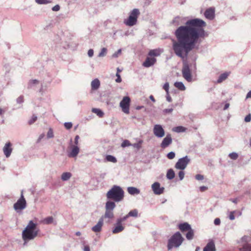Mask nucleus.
I'll list each match as a JSON object with an SVG mask.
<instances>
[{
  "mask_svg": "<svg viewBox=\"0 0 251 251\" xmlns=\"http://www.w3.org/2000/svg\"><path fill=\"white\" fill-rule=\"evenodd\" d=\"M206 25L203 20L194 18L188 20L185 25L179 26L175 32L177 41L173 44L175 54L183 60L186 59L199 40L207 35L204 29Z\"/></svg>",
  "mask_w": 251,
  "mask_h": 251,
  "instance_id": "nucleus-1",
  "label": "nucleus"
},
{
  "mask_svg": "<svg viewBox=\"0 0 251 251\" xmlns=\"http://www.w3.org/2000/svg\"><path fill=\"white\" fill-rule=\"evenodd\" d=\"M39 230L37 229V224L30 221L22 232V238L25 241L34 239L38 235Z\"/></svg>",
  "mask_w": 251,
  "mask_h": 251,
  "instance_id": "nucleus-2",
  "label": "nucleus"
},
{
  "mask_svg": "<svg viewBox=\"0 0 251 251\" xmlns=\"http://www.w3.org/2000/svg\"><path fill=\"white\" fill-rule=\"evenodd\" d=\"M106 197L115 202H119L124 199V191L121 187L114 185L106 193Z\"/></svg>",
  "mask_w": 251,
  "mask_h": 251,
  "instance_id": "nucleus-3",
  "label": "nucleus"
},
{
  "mask_svg": "<svg viewBox=\"0 0 251 251\" xmlns=\"http://www.w3.org/2000/svg\"><path fill=\"white\" fill-rule=\"evenodd\" d=\"M183 240L181 234L179 232H176L168 241V250H171L173 247H178L181 244Z\"/></svg>",
  "mask_w": 251,
  "mask_h": 251,
  "instance_id": "nucleus-4",
  "label": "nucleus"
},
{
  "mask_svg": "<svg viewBox=\"0 0 251 251\" xmlns=\"http://www.w3.org/2000/svg\"><path fill=\"white\" fill-rule=\"evenodd\" d=\"M140 12L138 9H134L130 13L129 17L125 20L124 23L128 26H132L135 25L137 21V18Z\"/></svg>",
  "mask_w": 251,
  "mask_h": 251,
  "instance_id": "nucleus-5",
  "label": "nucleus"
},
{
  "mask_svg": "<svg viewBox=\"0 0 251 251\" xmlns=\"http://www.w3.org/2000/svg\"><path fill=\"white\" fill-rule=\"evenodd\" d=\"M116 207L114 201H108L105 204V212L103 216L104 218L112 219L114 218L113 210Z\"/></svg>",
  "mask_w": 251,
  "mask_h": 251,
  "instance_id": "nucleus-6",
  "label": "nucleus"
},
{
  "mask_svg": "<svg viewBox=\"0 0 251 251\" xmlns=\"http://www.w3.org/2000/svg\"><path fill=\"white\" fill-rule=\"evenodd\" d=\"M26 202L22 191L20 198L14 204V208L17 212L20 211L26 207Z\"/></svg>",
  "mask_w": 251,
  "mask_h": 251,
  "instance_id": "nucleus-7",
  "label": "nucleus"
},
{
  "mask_svg": "<svg viewBox=\"0 0 251 251\" xmlns=\"http://www.w3.org/2000/svg\"><path fill=\"white\" fill-rule=\"evenodd\" d=\"M183 77L188 82L192 81V75L189 66L186 61H183L182 69Z\"/></svg>",
  "mask_w": 251,
  "mask_h": 251,
  "instance_id": "nucleus-8",
  "label": "nucleus"
},
{
  "mask_svg": "<svg viewBox=\"0 0 251 251\" xmlns=\"http://www.w3.org/2000/svg\"><path fill=\"white\" fill-rule=\"evenodd\" d=\"M130 99L129 97H124L120 103V106L122 109V111L126 114L129 113V106Z\"/></svg>",
  "mask_w": 251,
  "mask_h": 251,
  "instance_id": "nucleus-9",
  "label": "nucleus"
},
{
  "mask_svg": "<svg viewBox=\"0 0 251 251\" xmlns=\"http://www.w3.org/2000/svg\"><path fill=\"white\" fill-rule=\"evenodd\" d=\"M154 135L158 138H162L165 135V130L160 125H155L153 128Z\"/></svg>",
  "mask_w": 251,
  "mask_h": 251,
  "instance_id": "nucleus-10",
  "label": "nucleus"
},
{
  "mask_svg": "<svg viewBox=\"0 0 251 251\" xmlns=\"http://www.w3.org/2000/svg\"><path fill=\"white\" fill-rule=\"evenodd\" d=\"M188 162L189 160L187 158H180L176 163L175 167L176 169L183 170L186 168Z\"/></svg>",
  "mask_w": 251,
  "mask_h": 251,
  "instance_id": "nucleus-11",
  "label": "nucleus"
},
{
  "mask_svg": "<svg viewBox=\"0 0 251 251\" xmlns=\"http://www.w3.org/2000/svg\"><path fill=\"white\" fill-rule=\"evenodd\" d=\"M152 189L156 195H160L164 192V188L161 187L159 183L156 182L152 185Z\"/></svg>",
  "mask_w": 251,
  "mask_h": 251,
  "instance_id": "nucleus-12",
  "label": "nucleus"
},
{
  "mask_svg": "<svg viewBox=\"0 0 251 251\" xmlns=\"http://www.w3.org/2000/svg\"><path fill=\"white\" fill-rule=\"evenodd\" d=\"M156 62V59L154 57L148 56L145 61L143 63V66L146 68H149L153 66Z\"/></svg>",
  "mask_w": 251,
  "mask_h": 251,
  "instance_id": "nucleus-13",
  "label": "nucleus"
},
{
  "mask_svg": "<svg viewBox=\"0 0 251 251\" xmlns=\"http://www.w3.org/2000/svg\"><path fill=\"white\" fill-rule=\"evenodd\" d=\"M172 142V138L171 134H168L163 139L162 143H161V147L162 148H166L168 147Z\"/></svg>",
  "mask_w": 251,
  "mask_h": 251,
  "instance_id": "nucleus-14",
  "label": "nucleus"
},
{
  "mask_svg": "<svg viewBox=\"0 0 251 251\" xmlns=\"http://www.w3.org/2000/svg\"><path fill=\"white\" fill-rule=\"evenodd\" d=\"M204 16L209 20H212L215 16V9L210 7L206 9L204 12Z\"/></svg>",
  "mask_w": 251,
  "mask_h": 251,
  "instance_id": "nucleus-15",
  "label": "nucleus"
},
{
  "mask_svg": "<svg viewBox=\"0 0 251 251\" xmlns=\"http://www.w3.org/2000/svg\"><path fill=\"white\" fill-rule=\"evenodd\" d=\"M103 217H101L97 224L92 227V230L95 232H100L101 229V227L103 225Z\"/></svg>",
  "mask_w": 251,
  "mask_h": 251,
  "instance_id": "nucleus-16",
  "label": "nucleus"
},
{
  "mask_svg": "<svg viewBox=\"0 0 251 251\" xmlns=\"http://www.w3.org/2000/svg\"><path fill=\"white\" fill-rule=\"evenodd\" d=\"M11 144L10 142L7 143L3 148V152L6 157H9L12 152Z\"/></svg>",
  "mask_w": 251,
  "mask_h": 251,
  "instance_id": "nucleus-17",
  "label": "nucleus"
},
{
  "mask_svg": "<svg viewBox=\"0 0 251 251\" xmlns=\"http://www.w3.org/2000/svg\"><path fill=\"white\" fill-rule=\"evenodd\" d=\"M203 251H216L215 244L213 241H211L207 243L204 248Z\"/></svg>",
  "mask_w": 251,
  "mask_h": 251,
  "instance_id": "nucleus-18",
  "label": "nucleus"
},
{
  "mask_svg": "<svg viewBox=\"0 0 251 251\" xmlns=\"http://www.w3.org/2000/svg\"><path fill=\"white\" fill-rule=\"evenodd\" d=\"M178 228L182 232H184L190 229L191 227L190 225L187 223H184L183 224H179L178 225Z\"/></svg>",
  "mask_w": 251,
  "mask_h": 251,
  "instance_id": "nucleus-19",
  "label": "nucleus"
},
{
  "mask_svg": "<svg viewBox=\"0 0 251 251\" xmlns=\"http://www.w3.org/2000/svg\"><path fill=\"white\" fill-rule=\"evenodd\" d=\"M39 84V81L37 79L30 80L27 84V89H33L34 87Z\"/></svg>",
  "mask_w": 251,
  "mask_h": 251,
  "instance_id": "nucleus-20",
  "label": "nucleus"
},
{
  "mask_svg": "<svg viewBox=\"0 0 251 251\" xmlns=\"http://www.w3.org/2000/svg\"><path fill=\"white\" fill-rule=\"evenodd\" d=\"M100 86V81L98 78L94 79L91 82V88L93 90H96L99 89Z\"/></svg>",
  "mask_w": 251,
  "mask_h": 251,
  "instance_id": "nucleus-21",
  "label": "nucleus"
},
{
  "mask_svg": "<svg viewBox=\"0 0 251 251\" xmlns=\"http://www.w3.org/2000/svg\"><path fill=\"white\" fill-rule=\"evenodd\" d=\"M229 75V73L225 72L224 73L222 74L219 76L218 79L217 80V83H220L222 82L223 81L225 80L228 77Z\"/></svg>",
  "mask_w": 251,
  "mask_h": 251,
  "instance_id": "nucleus-22",
  "label": "nucleus"
},
{
  "mask_svg": "<svg viewBox=\"0 0 251 251\" xmlns=\"http://www.w3.org/2000/svg\"><path fill=\"white\" fill-rule=\"evenodd\" d=\"M124 229V227L122 225V224H119L117 221L116 226L112 232L113 233H118L122 231Z\"/></svg>",
  "mask_w": 251,
  "mask_h": 251,
  "instance_id": "nucleus-23",
  "label": "nucleus"
},
{
  "mask_svg": "<svg viewBox=\"0 0 251 251\" xmlns=\"http://www.w3.org/2000/svg\"><path fill=\"white\" fill-rule=\"evenodd\" d=\"M127 192L132 195H137L140 193V190L137 188L133 187H129L127 188Z\"/></svg>",
  "mask_w": 251,
  "mask_h": 251,
  "instance_id": "nucleus-24",
  "label": "nucleus"
},
{
  "mask_svg": "<svg viewBox=\"0 0 251 251\" xmlns=\"http://www.w3.org/2000/svg\"><path fill=\"white\" fill-rule=\"evenodd\" d=\"M240 251H251V244L245 243L242 245V247L239 248Z\"/></svg>",
  "mask_w": 251,
  "mask_h": 251,
  "instance_id": "nucleus-25",
  "label": "nucleus"
},
{
  "mask_svg": "<svg viewBox=\"0 0 251 251\" xmlns=\"http://www.w3.org/2000/svg\"><path fill=\"white\" fill-rule=\"evenodd\" d=\"M161 51L159 49L151 50L148 53V55L150 56H158L160 55Z\"/></svg>",
  "mask_w": 251,
  "mask_h": 251,
  "instance_id": "nucleus-26",
  "label": "nucleus"
},
{
  "mask_svg": "<svg viewBox=\"0 0 251 251\" xmlns=\"http://www.w3.org/2000/svg\"><path fill=\"white\" fill-rule=\"evenodd\" d=\"M79 151V149L77 146H73L70 152V155L72 157H75L78 154Z\"/></svg>",
  "mask_w": 251,
  "mask_h": 251,
  "instance_id": "nucleus-27",
  "label": "nucleus"
},
{
  "mask_svg": "<svg viewBox=\"0 0 251 251\" xmlns=\"http://www.w3.org/2000/svg\"><path fill=\"white\" fill-rule=\"evenodd\" d=\"M174 86L181 91H184L186 89L185 86L182 82H176Z\"/></svg>",
  "mask_w": 251,
  "mask_h": 251,
  "instance_id": "nucleus-28",
  "label": "nucleus"
},
{
  "mask_svg": "<svg viewBox=\"0 0 251 251\" xmlns=\"http://www.w3.org/2000/svg\"><path fill=\"white\" fill-rule=\"evenodd\" d=\"M92 111L96 114L99 117H102L104 115L103 112L99 108H93L92 109Z\"/></svg>",
  "mask_w": 251,
  "mask_h": 251,
  "instance_id": "nucleus-29",
  "label": "nucleus"
},
{
  "mask_svg": "<svg viewBox=\"0 0 251 251\" xmlns=\"http://www.w3.org/2000/svg\"><path fill=\"white\" fill-rule=\"evenodd\" d=\"M186 235V237L188 240H191L193 238L194 235V230L191 228L189 229Z\"/></svg>",
  "mask_w": 251,
  "mask_h": 251,
  "instance_id": "nucleus-30",
  "label": "nucleus"
},
{
  "mask_svg": "<svg viewBox=\"0 0 251 251\" xmlns=\"http://www.w3.org/2000/svg\"><path fill=\"white\" fill-rule=\"evenodd\" d=\"M72 174L69 172L63 173L61 176V179L63 181H66L70 179L71 177Z\"/></svg>",
  "mask_w": 251,
  "mask_h": 251,
  "instance_id": "nucleus-31",
  "label": "nucleus"
},
{
  "mask_svg": "<svg viewBox=\"0 0 251 251\" xmlns=\"http://www.w3.org/2000/svg\"><path fill=\"white\" fill-rule=\"evenodd\" d=\"M173 130L175 132L179 133V132H184L186 130V128L182 126H178L175 127Z\"/></svg>",
  "mask_w": 251,
  "mask_h": 251,
  "instance_id": "nucleus-32",
  "label": "nucleus"
},
{
  "mask_svg": "<svg viewBox=\"0 0 251 251\" xmlns=\"http://www.w3.org/2000/svg\"><path fill=\"white\" fill-rule=\"evenodd\" d=\"M143 143V141L142 140H140L138 141L137 143L132 144L131 146L133 148L136 149L137 150H139L141 148V145Z\"/></svg>",
  "mask_w": 251,
  "mask_h": 251,
  "instance_id": "nucleus-33",
  "label": "nucleus"
},
{
  "mask_svg": "<svg viewBox=\"0 0 251 251\" xmlns=\"http://www.w3.org/2000/svg\"><path fill=\"white\" fill-rule=\"evenodd\" d=\"M167 177L169 179H172L175 177V173L172 169H169L167 173Z\"/></svg>",
  "mask_w": 251,
  "mask_h": 251,
  "instance_id": "nucleus-34",
  "label": "nucleus"
},
{
  "mask_svg": "<svg viewBox=\"0 0 251 251\" xmlns=\"http://www.w3.org/2000/svg\"><path fill=\"white\" fill-rule=\"evenodd\" d=\"M53 219L52 217L50 216V217L45 218L42 221V223L48 225V224H51L53 222Z\"/></svg>",
  "mask_w": 251,
  "mask_h": 251,
  "instance_id": "nucleus-35",
  "label": "nucleus"
},
{
  "mask_svg": "<svg viewBox=\"0 0 251 251\" xmlns=\"http://www.w3.org/2000/svg\"><path fill=\"white\" fill-rule=\"evenodd\" d=\"M138 212L137 209L131 210L128 214L129 217H137L138 216Z\"/></svg>",
  "mask_w": 251,
  "mask_h": 251,
  "instance_id": "nucleus-36",
  "label": "nucleus"
},
{
  "mask_svg": "<svg viewBox=\"0 0 251 251\" xmlns=\"http://www.w3.org/2000/svg\"><path fill=\"white\" fill-rule=\"evenodd\" d=\"M130 146H131V144L130 143V142L128 140H124L121 144V147L122 148H126V147H129Z\"/></svg>",
  "mask_w": 251,
  "mask_h": 251,
  "instance_id": "nucleus-37",
  "label": "nucleus"
},
{
  "mask_svg": "<svg viewBox=\"0 0 251 251\" xmlns=\"http://www.w3.org/2000/svg\"><path fill=\"white\" fill-rule=\"evenodd\" d=\"M35 2L39 4H47L50 2L48 0H35Z\"/></svg>",
  "mask_w": 251,
  "mask_h": 251,
  "instance_id": "nucleus-38",
  "label": "nucleus"
},
{
  "mask_svg": "<svg viewBox=\"0 0 251 251\" xmlns=\"http://www.w3.org/2000/svg\"><path fill=\"white\" fill-rule=\"evenodd\" d=\"M106 52L107 49L105 48H103L99 53L98 56L100 57L104 56L106 55Z\"/></svg>",
  "mask_w": 251,
  "mask_h": 251,
  "instance_id": "nucleus-39",
  "label": "nucleus"
},
{
  "mask_svg": "<svg viewBox=\"0 0 251 251\" xmlns=\"http://www.w3.org/2000/svg\"><path fill=\"white\" fill-rule=\"evenodd\" d=\"M163 89L166 91V93H169V83L166 82L163 86Z\"/></svg>",
  "mask_w": 251,
  "mask_h": 251,
  "instance_id": "nucleus-40",
  "label": "nucleus"
},
{
  "mask_svg": "<svg viewBox=\"0 0 251 251\" xmlns=\"http://www.w3.org/2000/svg\"><path fill=\"white\" fill-rule=\"evenodd\" d=\"M37 119V117L36 116L33 115L31 119L30 120H29L28 121V124L29 125H32V124H33Z\"/></svg>",
  "mask_w": 251,
  "mask_h": 251,
  "instance_id": "nucleus-41",
  "label": "nucleus"
},
{
  "mask_svg": "<svg viewBox=\"0 0 251 251\" xmlns=\"http://www.w3.org/2000/svg\"><path fill=\"white\" fill-rule=\"evenodd\" d=\"M104 161L105 162H112L113 163H115L117 162V160H116V158H105Z\"/></svg>",
  "mask_w": 251,
  "mask_h": 251,
  "instance_id": "nucleus-42",
  "label": "nucleus"
},
{
  "mask_svg": "<svg viewBox=\"0 0 251 251\" xmlns=\"http://www.w3.org/2000/svg\"><path fill=\"white\" fill-rule=\"evenodd\" d=\"M47 136L48 138H51L53 137L54 135H53V132L52 129H51V128L49 129V130L47 133Z\"/></svg>",
  "mask_w": 251,
  "mask_h": 251,
  "instance_id": "nucleus-43",
  "label": "nucleus"
},
{
  "mask_svg": "<svg viewBox=\"0 0 251 251\" xmlns=\"http://www.w3.org/2000/svg\"><path fill=\"white\" fill-rule=\"evenodd\" d=\"M73 125L71 122H66L64 123V126L67 129H70L72 127Z\"/></svg>",
  "mask_w": 251,
  "mask_h": 251,
  "instance_id": "nucleus-44",
  "label": "nucleus"
},
{
  "mask_svg": "<svg viewBox=\"0 0 251 251\" xmlns=\"http://www.w3.org/2000/svg\"><path fill=\"white\" fill-rule=\"evenodd\" d=\"M129 216H128V214H127L125 216H124V217L123 218H120V219H118L117 220V221L118 222L119 224H122V223L125 221H126V219L127 218H128Z\"/></svg>",
  "mask_w": 251,
  "mask_h": 251,
  "instance_id": "nucleus-45",
  "label": "nucleus"
},
{
  "mask_svg": "<svg viewBox=\"0 0 251 251\" xmlns=\"http://www.w3.org/2000/svg\"><path fill=\"white\" fill-rule=\"evenodd\" d=\"M174 109L172 108H166L163 110V113L164 114H168V113H171Z\"/></svg>",
  "mask_w": 251,
  "mask_h": 251,
  "instance_id": "nucleus-46",
  "label": "nucleus"
},
{
  "mask_svg": "<svg viewBox=\"0 0 251 251\" xmlns=\"http://www.w3.org/2000/svg\"><path fill=\"white\" fill-rule=\"evenodd\" d=\"M16 101L18 103H23L24 102V97L23 96H21L19 97L17 99Z\"/></svg>",
  "mask_w": 251,
  "mask_h": 251,
  "instance_id": "nucleus-47",
  "label": "nucleus"
},
{
  "mask_svg": "<svg viewBox=\"0 0 251 251\" xmlns=\"http://www.w3.org/2000/svg\"><path fill=\"white\" fill-rule=\"evenodd\" d=\"M244 121L247 123L250 122L251 121V114H249L248 115H247L245 117Z\"/></svg>",
  "mask_w": 251,
  "mask_h": 251,
  "instance_id": "nucleus-48",
  "label": "nucleus"
},
{
  "mask_svg": "<svg viewBox=\"0 0 251 251\" xmlns=\"http://www.w3.org/2000/svg\"><path fill=\"white\" fill-rule=\"evenodd\" d=\"M116 76H117V78L115 81L117 83H120L122 81V78L119 74L116 73Z\"/></svg>",
  "mask_w": 251,
  "mask_h": 251,
  "instance_id": "nucleus-49",
  "label": "nucleus"
},
{
  "mask_svg": "<svg viewBox=\"0 0 251 251\" xmlns=\"http://www.w3.org/2000/svg\"><path fill=\"white\" fill-rule=\"evenodd\" d=\"M234 213H235V211H231L230 212L229 215V218L230 220H234V219H235Z\"/></svg>",
  "mask_w": 251,
  "mask_h": 251,
  "instance_id": "nucleus-50",
  "label": "nucleus"
},
{
  "mask_svg": "<svg viewBox=\"0 0 251 251\" xmlns=\"http://www.w3.org/2000/svg\"><path fill=\"white\" fill-rule=\"evenodd\" d=\"M60 6L58 4H56L52 8V10L53 11H58L60 10Z\"/></svg>",
  "mask_w": 251,
  "mask_h": 251,
  "instance_id": "nucleus-51",
  "label": "nucleus"
},
{
  "mask_svg": "<svg viewBox=\"0 0 251 251\" xmlns=\"http://www.w3.org/2000/svg\"><path fill=\"white\" fill-rule=\"evenodd\" d=\"M94 55V50L93 49H89L88 51V55L90 57H92Z\"/></svg>",
  "mask_w": 251,
  "mask_h": 251,
  "instance_id": "nucleus-52",
  "label": "nucleus"
},
{
  "mask_svg": "<svg viewBox=\"0 0 251 251\" xmlns=\"http://www.w3.org/2000/svg\"><path fill=\"white\" fill-rule=\"evenodd\" d=\"M178 176L180 180H182L184 176V173L183 171H180L178 173Z\"/></svg>",
  "mask_w": 251,
  "mask_h": 251,
  "instance_id": "nucleus-53",
  "label": "nucleus"
},
{
  "mask_svg": "<svg viewBox=\"0 0 251 251\" xmlns=\"http://www.w3.org/2000/svg\"><path fill=\"white\" fill-rule=\"evenodd\" d=\"M121 53V49H119L118 50V51L117 52H116L115 53H114L113 54V57H117L118 56L119 54H120Z\"/></svg>",
  "mask_w": 251,
  "mask_h": 251,
  "instance_id": "nucleus-54",
  "label": "nucleus"
},
{
  "mask_svg": "<svg viewBox=\"0 0 251 251\" xmlns=\"http://www.w3.org/2000/svg\"><path fill=\"white\" fill-rule=\"evenodd\" d=\"M195 177L197 180H202L203 179V176L199 174L197 175Z\"/></svg>",
  "mask_w": 251,
  "mask_h": 251,
  "instance_id": "nucleus-55",
  "label": "nucleus"
},
{
  "mask_svg": "<svg viewBox=\"0 0 251 251\" xmlns=\"http://www.w3.org/2000/svg\"><path fill=\"white\" fill-rule=\"evenodd\" d=\"M166 100L169 102H171L172 100V99L169 95V93H166Z\"/></svg>",
  "mask_w": 251,
  "mask_h": 251,
  "instance_id": "nucleus-56",
  "label": "nucleus"
},
{
  "mask_svg": "<svg viewBox=\"0 0 251 251\" xmlns=\"http://www.w3.org/2000/svg\"><path fill=\"white\" fill-rule=\"evenodd\" d=\"M175 153L174 151H171L169 152L167 155V157H175Z\"/></svg>",
  "mask_w": 251,
  "mask_h": 251,
  "instance_id": "nucleus-57",
  "label": "nucleus"
},
{
  "mask_svg": "<svg viewBox=\"0 0 251 251\" xmlns=\"http://www.w3.org/2000/svg\"><path fill=\"white\" fill-rule=\"evenodd\" d=\"M238 154L234 152L230 153L228 154V157H238Z\"/></svg>",
  "mask_w": 251,
  "mask_h": 251,
  "instance_id": "nucleus-58",
  "label": "nucleus"
},
{
  "mask_svg": "<svg viewBox=\"0 0 251 251\" xmlns=\"http://www.w3.org/2000/svg\"><path fill=\"white\" fill-rule=\"evenodd\" d=\"M221 223L220 219L219 218H216L214 220V224L215 225H219Z\"/></svg>",
  "mask_w": 251,
  "mask_h": 251,
  "instance_id": "nucleus-59",
  "label": "nucleus"
},
{
  "mask_svg": "<svg viewBox=\"0 0 251 251\" xmlns=\"http://www.w3.org/2000/svg\"><path fill=\"white\" fill-rule=\"evenodd\" d=\"M201 191L203 192L207 189V187L205 186H201L200 188Z\"/></svg>",
  "mask_w": 251,
  "mask_h": 251,
  "instance_id": "nucleus-60",
  "label": "nucleus"
},
{
  "mask_svg": "<svg viewBox=\"0 0 251 251\" xmlns=\"http://www.w3.org/2000/svg\"><path fill=\"white\" fill-rule=\"evenodd\" d=\"M251 98V90L247 94L246 99Z\"/></svg>",
  "mask_w": 251,
  "mask_h": 251,
  "instance_id": "nucleus-61",
  "label": "nucleus"
},
{
  "mask_svg": "<svg viewBox=\"0 0 251 251\" xmlns=\"http://www.w3.org/2000/svg\"><path fill=\"white\" fill-rule=\"evenodd\" d=\"M78 139H79V136L78 135H76L75 137V145H77Z\"/></svg>",
  "mask_w": 251,
  "mask_h": 251,
  "instance_id": "nucleus-62",
  "label": "nucleus"
},
{
  "mask_svg": "<svg viewBox=\"0 0 251 251\" xmlns=\"http://www.w3.org/2000/svg\"><path fill=\"white\" fill-rule=\"evenodd\" d=\"M84 251H90V248L88 246H85L84 248Z\"/></svg>",
  "mask_w": 251,
  "mask_h": 251,
  "instance_id": "nucleus-63",
  "label": "nucleus"
},
{
  "mask_svg": "<svg viewBox=\"0 0 251 251\" xmlns=\"http://www.w3.org/2000/svg\"><path fill=\"white\" fill-rule=\"evenodd\" d=\"M44 137V135L43 134H41L37 140V142H39Z\"/></svg>",
  "mask_w": 251,
  "mask_h": 251,
  "instance_id": "nucleus-64",
  "label": "nucleus"
}]
</instances>
